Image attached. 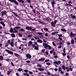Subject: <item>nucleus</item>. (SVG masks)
<instances>
[{
  "instance_id": "f257e3e1",
  "label": "nucleus",
  "mask_w": 76,
  "mask_h": 76,
  "mask_svg": "<svg viewBox=\"0 0 76 76\" xmlns=\"http://www.w3.org/2000/svg\"><path fill=\"white\" fill-rule=\"evenodd\" d=\"M69 35L71 38H72V37H73L74 36H76V34L73 33L72 32H71Z\"/></svg>"
},
{
  "instance_id": "f03ea898",
  "label": "nucleus",
  "mask_w": 76,
  "mask_h": 76,
  "mask_svg": "<svg viewBox=\"0 0 76 76\" xmlns=\"http://www.w3.org/2000/svg\"><path fill=\"white\" fill-rule=\"evenodd\" d=\"M5 51L7 52V53H9V54H12V55L13 54V52L11 51H9L7 49L5 50Z\"/></svg>"
},
{
  "instance_id": "7ed1b4c3",
  "label": "nucleus",
  "mask_w": 76,
  "mask_h": 76,
  "mask_svg": "<svg viewBox=\"0 0 76 76\" xmlns=\"http://www.w3.org/2000/svg\"><path fill=\"white\" fill-rule=\"evenodd\" d=\"M26 57L28 58H31L32 57V56H31V55H30V54L29 53L26 54Z\"/></svg>"
},
{
  "instance_id": "20e7f679",
  "label": "nucleus",
  "mask_w": 76,
  "mask_h": 76,
  "mask_svg": "<svg viewBox=\"0 0 76 76\" xmlns=\"http://www.w3.org/2000/svg\"><path fill=\"white\" fill-rule=\"evenodd\" d=\"M43 45L44 46V48L46 49V48H47L48 47V44L45 43H44L43 44Z\"/></svg>"
},
{
  "instance_id": "39448f33",
  "label": "nucleus",
  "mask_w": 76,
  "mask_h": 76,
  "mask_svg": "<svg viewBox=\"0 0 76 76\" xmlns=\"http://www.w3.org/2000/svg\"><path fill=\"white\" fill-rule=\"evenodd\" d=\"M53 63L58 65V64H60L61 63V61H58V62H57V61H55L53 62Z\"/></svg>"
},
{
  "instance_id": "423d86ee",
  "label": "nucleus",
  "mask_w": 76,
  "mask_h": 76,
  "mask_svg": "<svg viewBox=\"0 0 76 76\" xmlns=\"http://www.w3.org/2000/svg\"><path fill=\"white\" fill-rule=\"evenodd\" d=\"M26 29H27L29 31H32V28L31 27H30L27 26L26 27Z\"/></svg>"
},
{
  "instance_id": "0eeeda50",
  "label": "nucleus",
  "mask_w": 76,
  "mask_h": 76,
  "mask_svg": "<svg viewBox=\"0 0 76 76\" xmlns=\"http://www.w3.org/2000/svg\"><path fill=\"white\" fill-rule=\"evenodd\" d=\"M38 70H39V71L43 72V71L44 70V69L39 68H38Z\"/></svg>"
},
{
  "instance_id": "6e6552de",
  "label": "nucleus",
  "mask_w": 76,
  "mask_h": 76,
  "mask_svg": "<svg viewBox=\"0 0 76 76\" xmlns=\"http://www.w3.org/2000/svg\"><path fill=\"white\" fill-rule=\"evenodd\" d=\"M51 25H52V26H53V27H55V24L54 23V22L53 21H52L51 22Z\"/></svg>"
},
{
  "instance_id": "1a4fd4ad",
  "label": "nucleus",
  "mask_w": 76,
  "mask_h": 76,
  "mask_svg": "<svg viewBox=\"0 0 76 76\" xmlns=\"http://www.w3.org/2000/svg\"><path fill=\"white\" fill-rule=\"evenodd\" d=\"M2 14H4V15H6L7 14V12L6 11H3L1 12Z\"/></svg>"
},
{
  "instance_id": "9d476101",
  "label": "nucleus",
  "mask_w": 76,
  "mask_h": 76,
  "mask_svg": "<svg viewBox=\"0 0 76 76\" xmlns=\"http://www.w3.org/2000/svg\"><path fill=\"white\" fill-rule=\"evenodd\" d=\"M16 28H14L13 30V33H17L18 32V30H16Z\"/></svg>"
},
{
  "instance_id": "9b49d317",
  "label": "nucleus",
  "mask_w": 76,
  "mask_h": 76,
  "mask_svg": "<svg viewBox=\"0 0 76 76\" xmlns=\"http://www.w3.org/2000/svg\"><path fill=\"white\" fill-rule=\"evenodd\" d=\"M45 58H40L39 59V61H44V60H45Z\"/></svg>"
},
{
  "instance_id": "f8f14e48",
  "label": "nucleus",
  "mask_w": 76,
  "mask_h": 76,
  "mask_svg": "<svg viewBox=\"0 0 76 76\" xmlns=\"http://www.w3.org/2000/svg\"><path fill=\"white\" fill-rule=\"evenodd\" d=\"M10 32H11L12 33H13V28H10Z\"/></svg>"
},
{
  "instance_id": "ddd939ff",
  "label": "nucleus",
  "mask_w": 76,
  "mask_h": 76,
  "mask_svg": "<svg viewBox=\"0 0 76 76\" xmlns=\"http://www.w3.org/2000/svg\"><path fill=\"white\" fill-rule=\"evenodd\" d=\"M14 55L15 56V57H19V55L18 54L16 53H14Z\"/></svg>"
},
{
  "instance_id": "4468645a",
  "label": "nucleus",
  "mask_w": 76,
  "mask_h": 76,
  "mask_svg": "<svg viewBox=\"0 0 76 76\" xmlns=\"http://www.w3.org/2000/svg\"><path fill=\"white\" fill-rule=\"evenodd\" d=\"M0 23L2 25H3L4 26H5V24L4 23L3 21H1L0 22Z\"/></svg>"
},
{
  "instance_id": "2eb2a0df",
  "label": "nucleus",
  "mask_w": 76,
  "mask_h": 76,
  "mask_svg": "<svg viewBox=\"0 0 76 76\" xmlns=\"http://www.w3.org/2000/svg\"><path fill=\"white\" fill-rule=\"evenodd\" d=\"M32 42L31 41H30L29 42V43L28 44V46H29V47H30V46H31V45H32Z\"/></svg>"
},
{
  "instance_id": "dca6fc26",
  "label": "nucleus",
  "mask_w": 76,
  "mask_h": 76,
  "mask_svg": "<svg viewBox=\"0 0 76 76\" xmlns=\"http://www.w3.org/2000/svg\"><path fill=\"white\" fill-rule=\"evenodd\" d=\"M19 2H20V3L22 2V3H24V1L23 0H17Z\"/></svg>"
},
{
  "instance_id": "f3484780",
  "label": "nucleus",
  "mask_w": 76,
  "mask_h": 76,
  "mask_svg": "<svg viewBox=\"0 0 76 76\" xmlns=\"http://www.w3.org/2000/svg\"><path fill=\"white\" fill-rule=\"evenodd\" d=\"M11 35L12 38H15V34L12 33L11 34Z\"/></svg>"
},
{
  "instance_id": "a211bd4d",
  "label": "nucleus",
  "mask_w": 76,
  "mask_h": 76,
  "mask_svg": "<svg viewBox=\"0 0 76 76\" xmlns=\"http://www.w3.org/2000/svg\"><path fill=\"white\" fill-rule=\"evenodd\" d=\"M75 43L74 39H72L71 40V44H73Z\"/></svg>"
},
{
  "instance_id": "6ab92c4d",
  "label": "nucleus",
  "mask_w": 76,
  "mask_h": 76,
  "mask_svg": "<svg viewBox=\"0 0 76 76\" xmlns=\"http://www.w3.org/2000/svg\"><path fill=\"white\" fill-rule=\"evenodd\" d=\"M10 45L12 47H14V45H13V42H11L10 43Z\"/></svg>"
},
{
  "instance_id": "aec40b11",
  "label": "nucleus",
  "mask_w": 76,
  "mask_h": 76,
  "mask_svg": "<svg viewBox=\"0 0 76 76\" xmlns=\"http://www.w3.org/2000/svg\"><path fill=\"white\" fill-rule=\"evenodd\" d=\"M23 74L24 76H26H26H29V74H28V73H23Z\"/></svg>"
},
{
  "instance_id": "412c9836",
  "label": "nucleus",
  "mask_w": 76,
  "mask_h": 76,
  "mask_svg": "<svg viewBox=\"0 0 76 76\" xmlns=\"http://www.w3.org/2000/svg\"><path fill=\"white\" fill-rule=\"evenodd\" d=\"M14 3H15L16 5H17V6H18V2L17 1H16L15 0L14 1Z\"/></svg>"
},
{
  "instance_id": "4be33fe9",
  "label": "nucleus",
  "mask_w": 76,
  "mask_h": 76,
  "mask_svg": "<svg viewBox=\"0 0 76 76\" xmlns=\"http://www.w3.org/2000/svg\"><path fill=\"white\" fill-rule=\"evenodd\" d=\"M64 25H67L68 24V21H66L64 22Z\"/></svg>"
},
{
  "instance_id": "5701e85b",
  "label": "nucleus",
  "mask_w": 76,
  "mask_h": 76,
  "mask_svg": "<svg viewBox=\"0 0 76 76\" xmlns=\"http://www.w3.org/2000/svg\"><path fill=\"white\" fill-rule=\"evenodd\" d=\"M71 18H72L73 19H75V18H76V16L75 15H73L71 17Z\"/></svg>"
},
{
  "instance_id": "b1692460",
  "label": "nucleus",
  "mask_w": 76,
  "mask_h": 76,
  "mask_svg": "<svg viewBox=\"0 0 76 76\" xmlns=\"http://www.w3.org/2000/svg\"><path fill=\"white\" fill-rule=\"evenodd\" d=\"M37 42H40V43H42V41L41 40L39 39L37 40Z\"/></svg>"
},
{
  "instance_id": "393cba45",
  "label": "nucleus",
  "mask_w": 76,
  "mask_h": 76,
  "mask_svg": "<svg viewBox=\"0 0 76 76\" xmlns=\"http://www.w3.org/2000/svg\"><path fill=\"white\" fill-rule=\"evenodd\" d=\"M27 37L28 38H31L32 37V34H29L28 35Z\"/></svg>"
},
{
  "instance_id": "a878e982",
  "label": "nucleus",
  "mask_w": 76,
  "mask_h": 76,
  "mask_svg": "<svg viewBox=\"0 0 76 76\" xmlns=\"http://www.w3.org/2000/svg\"><path fill=\"white\" fill-rule=\"evenodd\" d=\"M51 3L52 4V5H54V4H55V1H52L51 2Z\"/></svg>"
},
{
  "instance_id": "bb28decb",
  "label": "nucleus",
  "mask_w": 76,
  "mask_h": 76,
  "mask_svg": "<svg viewBox=\"0 0 76 76\" xmlns=\"http://www.w3.org/2000/svg\"><path fill=\"white\" fill-rule=\"evenodd\" d=\"M24 72H26V73H28V69H25L24 70Z\"/></svg>"
},
{
  "instance_id": "cd10ccee",
  "label": "nucleus",
  "mask_w": 76,
  "mask_h": 76,
  "mask_svg": "<svg viewBox=\"0 0 76 76\" xmlns=\"http://www.w3.org/2000/svg\"><path fill=\"white\" fill-rule=\"evenodd\" d=\"M12 71H9L7 73V75H10V72H11Z\"/></svg>"
},
{
  "instance_id": "c85d7f7f",
  "label": "nucleus",
  "mask_w": 76,
  "mask_h": 76,
  "mask_svg": "<svg viewBox=\"0 0 76 76\" xmlns=\"http://www.w3.org/2000/svg\"><path fill=\"white\" fill-rule=\"evenodd\" d=\"M48 47L49 50H50L51 48V47L50 46V45H48Z\"/></svg>"
},
{
  "instance_id": "c756f323",
  "label": "nucleus",
  "mask_w": 76,
  "mask_h": 76,
  "mask_svg": "<svg viewBox=\"0 0 76 76\" xmlns=\"http://www.w3.org/2000/svg\"><path fill=\"white\" fill-rule=\"evenodd\" d=\"M61 30L62 31H63V32H66V30L64 28L61 29Z\"/></svg>"
},
{
  "instance_id": "7c9ffc66",
  "label": "nucleus",
  "mask_w": 76,
  "mask_h": 76,
  "mask_svg": "<svg viewBox=\"0 0 76 76\" xmlns=\"http://www.w3.org/2000/svg\"><path fill=\"white\" fill-rule=\"evenodd\" d=\"M44 29L45 31H48V28H44Z\"/></svg>"
},
{
  "instance_id": "2f4dec72",
  "label": "nucleus",
  "mask_w": 76,
  "mask_h": 76,
  "mask_svg": "<svg viewBox=\"0 0 76 76\" xmlns=\"http://www.w3.org/2000/svg\"><path fill=\"white\" fill-rule=\"evenodd\" d=\"M35 50H38V46H36L35 47Z\"/></svg>"
},
{
  "instance_id": "473e14b6",
  "label": "nucleus",
  "mask_w": 76,
  "mask_h": 76,
  "mask_svg": "<svg viewBox=\"0 0 76 76\" xmlns=\"http://www.w3.org/2000/svg\"><path fill=\"white\" fill-rule=\"evenodd\" d=\"M3 59V57L2 56H0V60H2Z\"/></svg>"
},
{
  "instance_id": "72a5a7b5",
  "label": "nucleus",
  "mask_w": 76,
  "mask_h": 76,
  "mask_svg": "<svg viewBox=\"0 0 76 76\" xmlns=\"http://www.w3.org/2000/svg\"><path fill=\"white\" fill-rule=\"evenodd\" d=\"M18 72H21L22 71V69L21 68H20L18 69Z\"/></svg>"
},
{
  "instance_id": "f704fd0d",
  "label": "nucleus",
  "mask_w": 76,
  "mask_h": 76,
  "mask_svg": "<svg viewBox=\"0 0 76 76\" xmlns=\"http://www.w3.org/2000/svg\"><path fill=\"white\" fill-rule=\"evenodd\" d=\"M46 64H47V65H51V63L50 62H48L46 63Z\"/></svg>"
},
{
  "instance_id": "c9c22d12",
  "label": "nucleus",
  "mask_w": 76,
  "mask_h": 76,
  "mask_svg": "<svg viewBox=\"0 0 76 76\" xmlns=\"http://www.w3.org/2000/svg\"><path fill=\"white\" fill-rule=\"evenodd\" d=\"M15 28H16V29H17V30H18V29H20V27H15Z\"/></svg>"
},
{
  "instance_id": "e433bc0d",
  "label": "nucleus",
  "mask_w": 76,
  "mask_h": 76,
  "mask_svg": "<svg viewBox=\"0 0 76 76\" xmlns=\"http://www.w3.org/2000/svg\"><path fill=\"white\" fill-rule=\"evenodd\" d=\"M37 67H42V66L41 65H39V64H37Z\"/></svg>"
},
{
  "instance_id": "4c0bfd02",
  "label": "nucleus",
  "mask_w": 76,
  "mask_h": 76,
  "mask_svg": "<svg viewBox=\"0 0 76 76\" xmlns=\"http://www.w3.org/2000/svg\"><path fill=\"white\" fill-rule=\"evenodd\" d=\"M9 1H11V2H12V3H14V2L15 1V0H9Z\"/></svg>"
},
{
  "instance_id": "58836bf2",
  "label": "nucleus",
  "mask_w": 76,
  "mask_h": 76,
  "mask_svg": "<svg viewBox=\"0 0 76 76\" xmlns=\"http://www.w3.org/2000/svg\"><path fill=\"white\" fill-rule=\"evenodd\" d=\"M62 68L64 70H65V66L64 65H63L62 67Z\"/></svg>"
},
{
  "instance_id": "ea45409f",
  "label": "nucleus",
  "mask_w": 76,
  "mask_h": 76,
  "mask_svg": "<svg viewBox=\"0 0 76 76\" xmlns=\"http://www.w3.org/2000/svg\"><path fill=\"white\" fill-rule=\"evenodd\" d=\"M29 74L30 75H32V74H33V72L31 71H29Z\"/></svg>"
},
{
  "instance_id": "a19ab883",
  "label": "nucleus",
  "mask_w": 76,
  "mask_h": 76,
  "mask_svg": "<svg viewBox=\"0 0 76 76\" xmlns=\"http://www.w3.org/2000/svg\"><path fill=\"white\" fill-rule=\"evenodd\" d=\"M34 38L35 39H39V38L37 37H35Z\"/></svg>"
},
{
  "instance_id": "79ce46f5",
  "label": "nucleus",
  "mask_w": 76,
  "mask_h": 76,
  "mask_svg": "<svg viewBox=\"0 0 76 76\" xmlns=\"http://www.w3.org/2000/svg\"><path fill=\"white\" fill-rule=\"evenodd\" d=\"M8 44L7 43L5 44V47H7L8 46Z\"/></svg>"
},
{
  "instance_id": "37998d69",
  "label": "nucleus",
  "mask_w": 76,
  "mask_h": 76,
  "mask_svg": "<svg viewBox=\"0 0 76 76\" xmlns=\"http://www.w3.org/2000/svg\"><path fill=\"white\" fill-rule=\"evenodd\" d=\"M52 44L54 46H56V44H55V43H54V42H52Z\"/></svg>"
},
{
  "instance_id": "c03bdc74",
  "label": "nucleus",
  "mask_w": 76,
  "mask_h": 76,
  "mask_svg": "<svg viewBox=\"0 0 76 76\" xmlns=\"http://www.w3.org/2000/svg\"><path fill=\"white\" fill-rule=\"evenodd\" d=\"M56 32H52V34L53 35H54L55 34H56Z\"/></svg>"
},
{
  "instance_id": "a18cd8bd",
  "label": "nucleus",
  "mask_w": 76,
  "mask_h": 76,
  "mask_svg": "<svg viewBox=\"0 0 76 76\" xmlns=\"http://www.w3.org/2000/svg\"><path fill=\"white\" fill-rule=\"evenodd\" d=\"M61 69H61V68L60 67L58 69V70L59 72H60L61 71Z\"/></svg>"
},
{
  "instance_id": "49530a36",
  "label": "nucleus",
  "mask_w": 76,
  "mask_h": 76,
  "mask_svg": "<svg viewBox=\"0 0 76 76\" xmlns=\"http://www.w3.org/2000/svg\"><path fill=\"white\" fill-rule=\"evenodd\" d=\"M47 73L48 75H51V74L50 73V72H47Z\"/></svg>"
},
{
  "instance_id": "de8ad7c7",
  "label": "nucleus",
  "mask_w": 76,
  "mask_h": 76,
  "mask_svg": "<svg viewBox=\"0 0 76 76\" xmlns=\"http://www.w3.org/2000/svg\"><path fill=\"white\" fill-rule=\"evenodd\" d=\"M18 35L19 36V37H22V34H21L20 33H19Z\"/></svg>"
},
{
  "instance_id": "09e8293b",
  "label": "nucleus",
  "mask_w": 76,
  "mask_h": 76,
  "mask_svg": "<svg viewBox=\"0 0 76 76\" xmlns=\"http://www.w3.org/2000/svg\"><path fill=\"white\" fill-rule=\"evenodd\" d=\"M20 31H25V30L23 29H21L20 30Z\"/></svg>"
},
{
  "instance_id": "8fccbe9b",
  "label": "nucleus",
  "mask_w": 76,
  "mask_h": 76,
  "mask_svg": "<svg viewBox=\"0 0 76 76\" xmlns=\"http://www.w3.org/2000/svg\"><path fill=\"white\" fill-rule=\"evenodd\" d=\"M37 34H39V35H42V33H40V32H38L37 33Z\"/></svg>"
},
{
  "instance_id": "3c124183",
  "label": "nucleus",
  "mask_w": 76,
  "mask_h": 76,
  "mask_svg": "<svg viewBox=\"0 0 76 76\" xmlns=\"http://www.w3.org/2000/svg\"><path fill=\"white\" fill-rule=\"evenodd\" d=\"M26 62L27 63H31V61H26Z\"/></svg>"
},
{
  "instance_id": "603ef678",
  "label": "nucleus",
  "mask_w": 76,
  "mask_h": 76,
  "mask_svg": "<svg viewBox=\"0 0 76 76\" xmlns=\"http://www.w3.org/2000/svg\"><path fill=\"white\" fill-rule=\"evenodd\" d=\"M50 61V60H49V59H48V60H46L45 61V62H48V61Z\"/></svg>"
},
{
  "instance_id": "864d4df0",
  "label": "nucleus",
  "mask_w": 76,
  "mask_h": 76,
  "mask_svg": "<svg viewBox=\"0 0 76 76\" xmlns=\"http://www.w3.org/2000/svg\"><path fill=\"white\" fill-rule=\"evenodd\" d=\"M45 51V49H42V53H44V52Z\"/></svg>"
},
{
  "instance_id": "5fc2aeb1",
  "label": "nucleus",
  "mask_w": 76,
  "mask_h": 76,
  "mask_svg": "<svg viewBox=\"0 0 76 76\" xmlns=\"http://www.w3.org/2000/svg\"><path fill=\"white\" fill-rule=\"evenodd\" d=\"M45 36L46 37H48V33H45Z\"/></svg>"
},
{
  "instance_id": "6e6d98bb",
  "label": "nucleus",
  "mask_w": 76,
  "mask_h": 76,
  "mask_svg": "<svg viewBox=\"0 0 76 76\" xmlns=\"http://www.w3.org/2000/svg\"><path fill=\"white\" fill-rule=\"evenodd\" d=\"M22 40H25V41H26L27 40L26 39L24 38H22Z\"/></svg>"
},
{
  "instance_id": "4d7b16f0",
  "label": "nucleus",
  "mask_w": 76,
  "mask_h": 76,
  "mask_svg": "<svg viewBox=\"0 0 76 76\" xmlns=\"http://www.w3.org/2000/svg\"><path fill=\"white\" fill-rule=\"evenodd\" d=\"M45 54H47V55H48V52H44Z\"/></svg>"
},
{
  "instance_id": "13d9d810",
  "label": "nucleus",
  "mask_w": 76,
  "mask_h": 76,
  "mask_svg": "<svg viewBox=\"0 0 76 76\" xmlns=\"http://www.w3.org/2000/svg\"><path fill=\"white\" fill-rule=\"evenodd\" d=\"M8 44H10V41L9 40H8L7 41Z\"/></svg>"
},
{
  "instance_id": "bf43d9fd",
  "label": "nucleus",
  "mask_w": 76,
  "mask_h": 76,
  "mask_svg": "<svg viewBox=\"0 0 76 76\" xmlns=\"http://www.w3.org/2000/svg\"><path fill=\"white\" fill-rule=\"evenodd\" d=\"M11 64L12 66H14L15 65H14V64H13V63L12 62H11Z\"/></svg>"
},
{
  "instance_id": "052dcab7",
  "label": "nucleus",
  "mask_w": 76,
  "mask_h": 76,
  "mask_svg": "<svg viewBox=\"0 0 76 76\" xmlns=\"http://www.w3.org/2000/svg\"><path fill=\"white\" fill-rule=\"evenodd\" d=\"M60 72H61L60 73L61 74H64V72H63V71H61Z\"/></svg>"
},
{
  "instance_id": "680f3d73",
  "label": "nucleus",
  "mask_w": 76,
  "mask_h": 76,
  "mask_svg": "<svg viewBox=\"0 0 76 76\" xmlns=\"http://www.w3.org/2000/svg\"><path fill=\"white\" fill-rule=\"evenodd\" d=\"M62 55H63V56H65L66 55V53H62Z\"/></svg>"
},
{
  "instance_id": "e2e57ef3",
  "label": "nucleus",
  "mask_w": 76,
  "mask_h": 76,
  "mask_svg": "<svg viewBox=\"0 0 76 76\" xmlns=\"http://www.w3.org/2000/svg\"><path fill=\"white\" fill-rule=\"evenodd\" d=\"M30 7H31V9H33V6H32V5H30Z\"/></svg>"
},
{
  "instance_id": "0e129e2a",
  "label": "nucleus",
  "mask_w": 76,
  "mask_h": 76,
  "mask_svg": "<svg viewBox=\"0 0 76 76\" xmlns=\"http://www.w3.org/2000/svg\"><path fill=\"white\" fill-rule=\"evenodd\" d=\"M54 70V71H56V72H57V71L58 70V69H57V68H55Z\"/></svg>"
},
{
  "instance_id": "69168bd1",
  "label": "nucleus",
  "mask_w": 76,
  "mask_h": 76,
  "mask_svg": "<svg viewBox=\"0 0 76 76\" xmlns=\"http://www.w3.org/2000/svg\"><path fill=\"white\" fill-rule=\"evenodd\" d=\"M56 23H57V20H55L54 21V23L56 24Z\"/></svg>"
},
{
  "instance_id": "338daca9",
  "label": "nucleus",
  "mask_w": 76,
  "mask_h": 76,
  "mask_svg": "<svg viewBox=\"0 0 76 76\" xmlns=\"http://www.w3.org/2000/svg\"><path fill=\"white\" fill-rule=\"evenodd\" d=\"M6 61H7L9 62V61L10 59H9V58H7L6 59Z\"/></svg>"
},
{
  "instance_id": "774afa93",
  "label": "nucleus",
  "mask_w": 76,
  "mask_h": 76,
  "mask_svg": "<svg viewBox=\"0 0 76 76\" xmlns=\"http://www.w3.org/2000/svg\"><path fill=\"white\" fill-rule=\"evenodd\" d=\"M16 75L17 76H20L19 75L18 73H16Z\"/></svg>"
}]
</instances>
